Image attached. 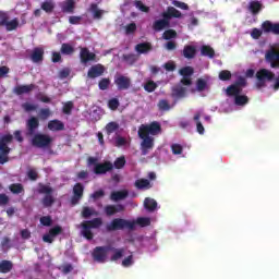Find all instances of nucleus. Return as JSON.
Segmentation results:
<instances>
[{"mask_svg": "<svg viewBox=\"0 0 279 279\" xmlns=\"http://www.w3.org/2000/svg\"><path fill=\"white\" fill-rule=\"evenodd\" d=\"M133 5H135V8H136L137 10H140V12H145V13H148V12H149V7L145 5V4L143 3V1H141V0H135V1L133 2Z\"/></svg>", "mask_w": 279, "mask_h": 279, "instance_id": "49", "label": "nucleus"}, {"mask_svg": "<svg viewBox=\"0 0 279 279\" xmlns=\"http://www.w3.org/2000/svg\"><path fill=\"white\" fill-rule=\"evenodd\" d=\"M105 72L106 68H104L102 64H96L89 68L87 72V77H89L90 80H95L97 77H101V75H104Z\"/></svg>", "mask_w": 279, "mask_h": 279, "instance_id": "14", "label": "nucleus"}, {"mask_svg": "<svg viewBox=\"0 0 279 279\" xmlns=\"http://www.w3.org/2000/svg\"><path fill=\"white\" fill-rule=\"evenodd\" d=\"M81 215L83 219H90V217H98L99 211L95 210L93 207H83Z\"/></svg>", "mask_w": 279, "mask_h": 279, "instance_id": "26", "label": "nucleus"}, {"mask_svg": "<svg viewBox=\"0 0 279 279\" xmlns=\"http://www.w3.org/2000/svg\"><path fill=\"white\" fill-rule=\"evenodd\" d=\"M219 80H221V82H228L230 80H232V72H230L229 70H222L219 72Z\"/></svg>", "mask_w": 279, "mask_h": 279, "instance_id": "48", "label": "nucleus"}, {"mask_svg": "<svg viewBox=\"0 0 279 279\" xmlns=\"http://www.w3.org/2000/svg\"><path fill=\"white\" fill-rule=\"evenodd\" d=\"M49 117H51L50 109L46 108V109L39 110V119H41V121H47V119H49Z\"/></svg>", "mask_w": 279, "mask_h": 279, "instance_id": "57", "label": "nucleus"}, {"mask_svg": "<svg viewBox=\"0 0 279 279\" xmlns=\"http://www.w3.org/2000/svg\"><path fill=\"white\" fill-rule=\"evenodd\" d=\"M14 268V264L11 260L3 259L0 262V274H10Z\"/></svg>", "mask_w": 279, "mask_h": 279, "instance_id": "27", "label": "nucleus"}, {"mask_svg": "<svg viewBox=\"0 0 279 279\" xmlns=\"http://www.w3.org/2000/svg\"><path fill=\"white\" fill-rule=\"evenodd\" d=\"M122 60L124 62H126V64H130L132 66V64H134L138 61V56H136L134 53L123 54Z\"/></svg>", "mask_w": 279, "mask_h": 279, "instance_id": "42", "label": "nucleus"}, {"mask_svg": "<svg viewBox=\"0 0 279 279\" xmlns=\"http://www.w3.org/2000/svg\"><path fill=\"white\" fill-rule=\"evenodd\" d=\"M13 136L11 134L4 135L0 138V165H5V162H10V151L12 149L8 147L10 143H12Z\"/></svg>", "mask_w": 279, "mask_h": 279, "instance_id": "5", "label": "nucleus"}, {"mask_svg": "<svg viewBox=\"0 0 279 279\" xmlns=\"http://www.w3.org/2000/svg\"><path fill=\"white\" fill-rule=\"evenodd\" d=\"M27 178L31 179L33 182H36L38 180V172L36 169H29L27 171Z\"/></svg>", "mask_w": 279, "mask_h": 279, "instance_id": "63", "label": "nucleus"}, {"mask_svg": "<svg viewBox=\"0 0 279 279\" xmlns=\"http://www.w3.org/2000/svg\"><path fill=\"white\" fill-rule=\"evenodd\" d=\"M110 252H113V256L110 257V260L116 263V260L123 258V254H125V248H114L110 246Z\"/></svg>", "mask_w": 279, "mask_h": 279, "instance_id": "33", "label": "nucleus"}, {"mask_svg": "<svg viewBox=\"0 0 279 279\" xmlns=\"http://www.w3.org/2000/svg\"><path fill=\"white\" fill-rule=\"evenodd\" d=\"M89 12L93 14V19L95 21H101L104 14H106L105 10H100L97 3H92L89 7Z\"/></svg>", "mask_w": 279, "mask_h": 279, "instance_id": "23", "label": "nucleus"}, {"mask_svg": "<svg viewBox=\"0 0 279 279\" xmlns=\"http://www.w3.org/2000/svg\"><path fill=\"white\" fill-rule=\"evenodd\" d=\"M7 32H14V29L19 28V19L9 20L7 24H4Z\"/></svg>", "mask_w": 279, "mask_h": 279, "instance_id": "44", "label": "nucleus"}, {"mask_svg": "<svg viewBox=\"0 0 279 279\" xmlns=\"http://www.w3.org/2000/svg\"><path fill=\"white\" fill-rule=\"evenodd\" d=\"M144 208H146L148 213H154V210L158 208V203L154 198L146 197L144 201Z\"/></svg>", "mask_w": 279, "mask_h": 279, "instance_id": "29", "label": "nucleus"}, {"mask_svg": "<svg viewBox=\"0 0 279 279\" xmlns=\"http://www.w3.org/2000/svg\"><path fill=\"white\" fill-rule=\"evenodd\" d=\"M162 19H167V21H171V19H182V12L173 7H168L167 12L162 13Z\"/></svg>", "mask_w": 279, "mask_h": 279, "instance_id": "19", "label": "nucleus"}, {"mask_svg": "<svg viewBox=\"0 0 279 279\" xmlns=\"http://www.w3.org/2000/svg\"><path fill=\"white\" fill-rule=\"evenodd\" d=\"M154 47L151 46V43L145 41V43H140L135 46V51L140 54H145L149 53Z\"/></svg>", "mask_w": 279, "mask_h": 279, "instance_id": "24", "label": "nucleus"}, {"mask_svg": "<svg viewBox=\"0 0 279 279\" xmlns=\"http://www.w3.org/2000/svg\"><path fill=\"white\" fill-rule=\"evenodd\" d=\"M38 128H40V121H38V118L31 117L26 122V130L28 132V136H34Z\"/></svg>", "mask_w": 279, "mask_h": 279, "instance_id": "15", "label": "nucleus"}, {"mask_svg": "<svg viewBox=\"0 0 279 279\" xmlns=\"http://www.w3.org/2000/svg\"><path fill=\"white\" fill-rule=\"evenodd\" d=\"M167 27H170V22L167 21V17H163L161 20H156L153 23L154 32H162V29H167Z\"/></svg>", "mask_w": 279, "mask_h": 279, "instance_id": "21", "label": "nucleus"}, {"mask_svg": "<svg viewBox=\"0 0 279 279\" xmlns=\"http://www.w3.org/2000/svg\"><path fill=\"white\" fill-rule=\"evenodd\" d=\"M41 226H45L46 228H49L52 226L53 223V219L51 218V216H43L40 219H39Z\"/></svg>", "mask_w": 279, "mask_h": 279, "instance_id": "55", "label": "nucleus"}, {"mask_svg": "<svg viewBox=\"0 0 279 279\" xmlns=\"http://www.w3.org/2000/svg\"><path fill=\"white\" fill-rule=\"evenodd\" d=\"M60 51H61L62 56H73V53H75V47H73L69 43H63L61 45Z\"/></svg>", "mask_w": 279, "mask_h": 279, "instance_id": "32", "label": "nucleus"}, {"mask_svg": "<svg viewBox=\"0 0 279 279\" xmlns=\"http://www.w3.org/2000/svg\"><path fill=\"white\" fill-rule=\"evenodd\" d=\"M248 10L250 12H252V14L256 15L258 14V12L263 10V3L258 1H251L248 5Z\"/></svg>", "mask_w": 279, "mask_h": 279, "instance_id": "34", "label": "nucleus"}, {"mask_svg": "<svg viewBox=\"0 0 279 279\" xmlns=\"http://www.w3.org/2000/svg\"><path fill=\"white\" fill-rule=\"evenodd\" d=\"M36 88V85L29 84V85H17L13 88L14 95L21 96V95H28V93H32Z\"/></svg>", "mask_w": 279, "mask_h": 279, "instance_id": "18", "label": "nucleus"}, {"mask_svg": "<svg viewBox=\"0 0 279 279\" xmlns=\"http://www.w3.org/2000/svg\"><path fill=\"white\" fill-rule=\"evenodd\" d=\"M262 29L265 34H274L279 36V23H271V21H265L262 24Z\"/></svg>", "mask_w": 279, "mask_h": 279, "instance_id": "13", "label": "nucleus"}, {"mask_svg": "<svg viewBox=\"0 0 279 279\" xmlns=\"http://www.w3.org/2000/svg\"><path fill=\"white\" fill-rule=\"evenodd\" d=\"M73 110V101H68L63 105V114H71Z\"/></svg>", "mask_w": 279, "mask_h": 279, "instance_id": "62", "label": "nucleus"}, {"mask_svg": "<svg viewBox=\"0 0 279 279\" xmlns=\"http://www.w3.org/2000/svg\"><path fill=\"white\" fill-rule=\"evenodd\" d=\"M243 89L241 87H238V85L235 84L228 86L226 89L228 97H234V98L241 95Z\"/></svg>", "mask_w": 279, "mask_h": 279, "instance_id": "28", "label": "nucleus"}, {"mask_svg": "<svg viewBox=\"0 0 279 279\" xmlns=\"http://www.w3.org/2000/svg\"><path fill=\"white\" fill-rule=\"evenodd\" d=\"M171 149H172V154L174 156H180V154H182V151H184V148L180 144H172Z\"/></svg>", "mask_w": 279, "mask_h": 279, "instance_id": "60", "label": "nucleus"}, {"mask_svg": "<svg viewBox=\"0 0 279 279\" xmlns=\"http://www.w3.org/2000/svg\"><path fill=\"white\" fill-rule=\"evenodd\" d=\"M201 56H205V58H215V49L210 46H202Z\"/></svg>", "mask_w": 279, "mask_h": 279, "instance_id": "38", "label": "nucleus"}, {"mask_svg": "<svg viewBox=\"0 0 279 279\" xmlns=\"http://www.w3.org/2000/svg\"><path fill=\"white\" fill-rule=\"evenodd\" d=\"M51 143H53V138L43 133L34 134L32 138L33 147H37L38 149H47L51 147Z\"/></svg>", "mask_w": 279, "mask_h": 279, "instance_id": "6", "label": "nucleus"}, {"mask_svg": "<svg viewBox=\"0 0 279 279\" xmlns=\"http://www.w3.org/2000/svg\"><path fill=\"white\" fill-rule=\"evenodd\" d=\"M196 53H197V49L194 46H191V45L184 46L183 56L187 60H193V58H195Z\"/></svg>", "mask_w": 279, "mask_h": 279, "instance_id": "25", "label": "nucleus"}, {"mask_svg": "<svg viewBox=\"0 0 279 279\" xmlns=\"http://www.w3.org/2000/svg\"><path fill=\"white\" fill-rule=\"evenodd\" d=\"M82 197H84V185L82 183H75L73 186V196L71 198L72 206H77Z\"/></svg>", "mask_w": 279, "mask_h": 279, "instance_id": "11", "label": "nucleus"}, {"mask_svg": "<svg viewBox=\"0 0 279 279\" xmlns=\"http://www.w3.org/2000/svg\"><path fill=\"white\" fill-rule=\"evenodd\" d=\"M49 234L50 236H52L53 239H56V236H58L59 234H62V227L60 226H54L49 230Z\"/></svg>", "mask_w": 279, "mask_h": 279, "instance_id": "58", "label": "nucleus"}, {"mask_svg": "<svg viewBox=\"0 0 279 279\" xmlns=\"http://www.w3.org/2000/svg\"><path fill=\"white\" fill-rule=\"evenodd\" d=\"M141 226V228H147V226H151V220L149 218L140 217L137 218L135 226Z\"/></svg>", "mask_w": 279, "mask_h": 279, "instance_id": "50", "label": "nucleus"}, {"mask_svg": "<svg viewBox=\"0 0 279 279\" xmlns=\"http://www.w3.org/2000/svg\"><path fill=\"white\" fill-rule=\"evenodd\" d=\"M117 130H119V124L117 122H109L106 125V132H107L108 135L117 132Z\"/></svg>", "mask_w": 279, "mask_h": 279, "instance_id": "51", "label": "nucleus"}, {"mask_svg": "<svg viewBox=\"0 0 279 279\" xmlns=\"http://www.w3.org/2000/svg\"><path fill=\"white\" fill-rule=\"evenodd\" d=\"M157 106L161 112H167V111L171 110V105H169V101L167 99L159 100Z\"/></svg>", "mask_w": 279, "mask_h": 279, "instance_id": "47", "label": "nucleus"}, {"mask_svg": "<svg viewBox=\"0 0 279 279\" xmlns=\"http://www.w3.org/2000/svg\"><path fill=\"white\" fill-rule=\"evenodd\" d=\"M136 189H151V183L147 179H138L135 181Z\"/></svg>", "mask_w": 279, "mask_h": 279, "instance_id": "40", "label": "nucleus"}, {"mask_svg": "<svg viewBox=\"0 0 279 279\" xmlns=\"http://www.w3.org/2000/svg\"><path fill=\"white\" fill-rule=\"evenodd\" d=\"M136 221H130L123 218H114L106 226L107 232H117V230H135Z\"/></svg>", "mask_w": 279, "mask_h": 279, "instance_id": "3", "label": "nucleus"}, {"mask_svg": "<svg viewBox=\"0 0 279 279\" xmlns=\"http://www.w3.org/2000/svg\"><path fill=\"white\" fill-rule=\"evenodd\" d=\"M128 195L129 192L126 190L117 191L111 193L110 199H112V202H121V199H125Z\"/></svg>", "mask_w": 279, "mask_h": 279, "instance_id": "30", "label": "nucleus"}, {"mask_svg": "<svg viewBox=\"0 0 279 279\" xmlns=\"http://www.w3.org/2000/svg\"><path fill=\"white\" fill-rule=\"evenodd\" d=\"M119 106H121V102H119L118 98H111L108 100V108L109 110H118Z\"/></svg>", "mask_w": 279, "mask_h": 279, "instance_id": "52", "label": "nucleus"}, {"mask_svg": "<svg viewBox=\"0 0 279 279\" xmlns=\"http://www.w3.org/2000/svg\"><path fill=\"white\" fill-rule=\"evenodd\" d=\"M193 73H195V69H193L191 65L181 68L179 70V74L182 75V77H191Z\"/></svg>", "mask_w": 279, "mask_h": 279, "instance_id": "43", "label": "nucleus"}, {"mask_svg": "<svg viewBox=\"0 0 279 279\" xmlns=\"http://www.w3.org/2000/svg\"><path fill=\"white\" fill-rule=\"evenodd\" d=\"M110 245L96 246L92 253V256L96 263H106V258H108V252H110Z\"/></svg>", "mask_w": 279, "mask_h": 279, "instance_id": "8", "label": "nucleus"}, {"mask_svg": "<svg viewBox=\"0 0 279 279\" xmlns=\"http://www.w3.org/2000/svg\"><path fill=\"white\" fill-rule=\"evenodd\" d=\"M162 132V126L158 121H154L150 124H142L138 129V137L142 140L141 151L142 156H147L151 149H154V137L158 136ZM150 134V136H149Z\"/></svg>", "mask_w": 279, "mask_h": 279, "instance_id": "1", "label": "nucleus"}, {"mask_svg": "<svg viewBox=\"0 0 279 279\" xmlns=\"http://www.w3.org/2000/svg\"><path fill=\"white\" fill-rule=\"evenodd\" d=\"M61 10L64 13L73 14V12H75V1L66 0L65 2H63Z\"/></svg>", "mask_w": 279, "mask_h": 279, "instance_id": "31", "label": "nucleus"}, {"mask_svg": "<svg viewBox=\"0 0 279 279\" xmlns=\"http://www.w3.org/2000/svg\"><path fill=\"white\" fill-rule=\"evenodd\" d=\"M251 36L254 38V40H258L263 36V31L258 28H253L251 32Z\"/></svg>", "mask_w": 279, "mask_h": 279, "instance_id": "64", "label": "nucleus"}, {"mask_svg": "<svg viewBox=\"0 0 279 279\" xmlns=\"http://www.w3.org/2000/svg\"><path fill=\"white\" fill-rule=\"evenodd\" d=\"M41 204H43L44 208H51V206H53V204H56V198L51 194L45 195L41 199Z\"/></svg>", "mask_w": 279, "mask_h": 279, "instance_id": "35", "label": "nucleus"}, {"mask_svg": "<svg viewBox=\"0 0 279 279\" xmlns=\"http://www.w3.org/2000/svg\"><path fill=\"white\" fill-rule=\"evenodd\" d=\"M38 193L39 195H51V193H53V187L39 183Z\"/></svg>", "mask_w": 279, "mask_h": 279, "instance_id": "41", "label": "nucleus"}, {"mask_svg": "<svg viewBox=\"0 0 279 279\" xmlns=\"http://www.w3.org/2000/svg\"><path fill=\"white\" fill-rule=\"evenodd\" d=\"M114 84L118 90H128L132 86V80L124 75H118L114 77Z\"/></svg>", "mask_w": 279, "mask_h": 279, "instance_id": "12", "label": "nucleus"}, {"mask_svg": "<svg viewBox=\"0 0 279 279\" xmlns=\"http://www.w3.org/2000/svg\"><path fill=\"white\" fill-rule=\"evenodd\" d=\"M201 118H202V112L198 111L194 114V121L196 122V130L198 134H204L205 129H204V124H202V121H199Z\"/></svg>", "mask_w": 279, "mask_h": 279, "instance_id": "39", "label": "nucleus"}, {"mask_svg": "<svg viewBox=\"0 0 279 279\" xmlns=\"http://www.w3.org/2000/svg\"><path fill=\"white\" fill-rule=\"evenodd\" d=\"M163 40H171L173 38H178V32L175 29H167L162 34Z\"/></svg>", "mask_w": 279, "mask_h": 279, "instance_id": "46", "label": "nucleus"}, {"mask_svg": "<svg viewBox=\"0 0 279 279\" xmlns=\"http://www.w3.org/2000/svg\"><path fill=\"white\" fill-rule=\"evenodd\" d=\"M87 165L88 167L94 166V173L96 175H105V173H108L114 169L113 163L110 161L99 163V159L97 157H88Z\"/></svg>", "mask_w": 279, "mask_h": 279, "instance_id": "4", "label": "nucleus"}, {"mask_svg": "<svg viewBox=\"0 0 279 279\" xmlns=\"http://www.w3.org/2000/svg\"><path fill=\"white\" fill-rule=\"evenodd\" d=\"M10 21V15L8 13L0 11V26L4 27L7 23Z\"/></svg>", "mask_w": 279, "mask_h": 279, "instance_id": "61", "label": "nucleus"}, {"mask_svg": "<svg viewBox=\"0 0 279 279\" xmlns=\"http://www.w3.org/2000/svg\"><path fill=\"white\" fill-rule=\"evenodd\" d=\"M156 88H158V85H156V83L154 81H148L144 85V90H146V93H154V90H156Z\"/></svg>", "mask_w": 279, "mask_h": 279, "instance_id": "56", "label": "nucleus"}, {"mask_svg": "<svg viewBox=\"0 0 279 279\" xmlns=\"http://www.w3.org/2000/svg\"><path fill=\"white\" fill-rule=\"evenodd\" d=\"M123 210H125V206L121 204L105 206V213L107 217H112V215H117V213H123Z\"/></svg>", "mask_w": 279, "mask_h": 279, "instance_id": "20", "label": "nucleus"}, {"mask_svg": "<svg viewBox=\"0 0 279 279\" xmlns=\"http://www.w3.org/2000/svg\"><path fill=\"white\" fill-rule=\"evenodd\" d=\"M98 88L100 90H108L110 88V78H101L98 83Z\"/></svg>", "mask_w": 279, "mask_h": 279, "instance_id": "54", "label": "nucleus"}, {"mask_svg": "<svg viewBox=\"0 0 279 279\" xmlns=\"http://www.w3.org/2000/svg\"><path fill=\"white\" fill-rule=\"evenodd\" d=\"M265 60L271 69H279V50L272 48L266 51Z\"/></svg>", "mask_w": 279, "mask_h": 279, "instance_id": "9", "label": "nucleus"}, {"mask_svg": "<svg viewBox=\"0 0 279 279\" xmlns=\"http://www.w3.org/2000/svg\"><path fill=\"white\" fill-rule=\"evenodd\" d=\"M206 86H208V83L206 82V80L198 78L196 81V90H198V93H203V90H206Z\"/></svg>", "mask_w": 279, "mask_h": 279, "instance_id": "53", "label": "nucleus"}, {"mask_svg": "<svg viewBox=\"0 0 279 279\" xmlns=\"http://www.w3.org/2000/svg\"><path fill=\"white\" fill-rule=\"evenodd\" d=\"M256 77H257L256 88L260 89V88H265L266 82L267 81L271 82V80H274V77H276V75L274 74V72H271L267 69H262V70L257 71Z\"/></svg>", "mask_w": 279, "mask_h": 279, "instance_id": "7", "label": "nucleus"}, {"mask_svg": "<svg viewBox=\"0 0 279 279\" xmlns=\"http://www.w3.org/2000/svg\"><path fill=\"white\" fill-rule=\"evenodd\" d=\"M9 190L11 191V193H13V195H21V193L25 192V187H23V184L21 183H12L9 186Z\"/></svg>", "mask_w": 279, "mask_h": 279, "instance_id": "37", "label": "nucleus"}, {"mask_svg": "<svg viewBox=\"0 0 279 279\" xmlns=\"http://www.w3.org/2000/svg\"><path fill=\"white\" fill-rule=\"evenodd\" d=\"M80 49L81 64H88V62H95L97 60V54L90 52L87 47H80Z\"/></svg>", "mask_w": 279, "mask_h": 279, "instance_id": "10", "label": "nucleus"}, {"mask_svg": "<svg viewBox=\"0 0 279 279\" xmlns=\"http://www.w3.org/2000/svg\"><path fill=\"white\" fill-rule=\"evenodd\" d=\"M41 10H44V12L47 14H51V12L56 10V4L51 0H46L41 3Z\"/></svg>", "mask_w": 279, "mask_h": 279, "instance_id": "36", "label": "nucleus"}, {"mask_svg": "<svg viewBox=\"0 0 279 279\" xmlns=\"http://www.w3.org/2000/svg\"><path fill=\"white\" fill-rule=\"evenodd\" d=\"M104 226V220L101 218H94L92 220H85L81 223V234L87 241H93L95 234L93 233V229L97 230V228H101Z\"/></svg>", "mask_w": 279, "mask_h": 279, "instance_id": "2", "label": "nucleus"}, {"mask_svg": "<svg viewBox=\"0 0 279 279\" xmlns=\"http://www.w3.org/2000/svg\"><path fill=\"white\" fill-rule=\"evenodd\" d=\"M48 130H50V132H62L64 130V122L58 119L50 120L48 122Z\"/></svg>", "mask_w": 279, "mask_h": 279, "instance_id": "22", "label": "nucleus"}, {"mask_svg": "<svg viewBox=\"0 0 279 279\" xmlns=\"http://www.w3.org/2000/svg\"><path fill=\"white\" fill-rule=\"evenodd\" d=\"M31 60L35 64H38L39 62H43V60H45V49H43L40 47L34 48L32 53H31Z\"/></svg>", "mask_w": 279, "mask_h": 279, "instance_id": "17", "label": "nucleus"}, {"mask_svg": "<svg viewBox=\"0 0 279 279\" xmlns=\"http://www.w3.org/2000/svg\"><path fill=\"white\" fill-rule=\"evenodd\" d=\"M234 104H235V106H245V105L250 104V98H247V96H245V95L239 94L234 98Z\"/></svg>", "mask_w": 279, "mask_h": 279, "instance_id": "45", "label": "nucleus"}, {"mask_svg": "<svg viewBox=\"0 0 279 279\" xmlns=\"http://www.w3.org/2000/svg\"><path fill=\"white\" fill-rule=\"evenodd\" d=\"M116 169H123L125 167V157L117 158L113 162Z\"/></svg>", "mask_w": 279, "mask_h": 279, "instance_id": "59", "label": "nucleus"}, {"mask_svg": "<svg viewBox=\"0 0 279 279\" xmlns=\"http://www.w3.org/2000/svg\"><path fill=\"white\" fill-rule=\"evenodd\" d=\"M172 99H184L186 97V87L178 84L171 88Z\"/></svg>", "mask_w": 279, "mask_h": 279, "instance_id": "16", "label": "nucleus"}]
</instances>
